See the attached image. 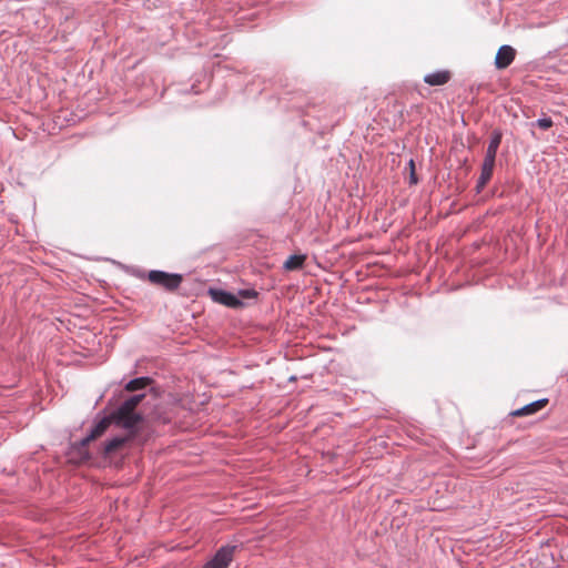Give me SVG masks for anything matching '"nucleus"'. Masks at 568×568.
<instances>
[{
    "instance_id": "20e7f679",
    "label": "nucleus",
    "mask_w": 568,
    "mask_h": 568,
    "mask_svg": "<svg viewBox=\"0 0 568 568\" xmlns=\"http://www.w3.org/2000/svg\"><path fill=\"white\" fill-rule=\"evenodd\" d=\"M112 424H115L113 413L98 420L90 433L81 440V445L87 446L90 442L101 437Z\"/></svg>"
},
{
    "instance_id": "39448f33",
    "label": "nucleus",
    "mask_w": 568,
    "mask_h": 568,
    "mask_svg": "<svg viewBox=\"0 0 568 568\" xmlns=\"http://www.w3.org/2000/svg\"><path fill=\"white\" fill-rule=\"evenodd\" d=\"M516 55V51L513 47L504 44L499 48L496 58L495 65L497 69L503 70L511 64Z\"/></svg>"
},
{
    "instance_id": "1a4fd4ad",
    "label": "nucleus",
    "mask_w": 568,
    "mask_h": 568,
    "mask_svg": "<svg viewBox=\"0 0 568 568\" xmlns=\"http://www.w3.org/2000/svg\"><path fill=\"white\" fill-rule=\"evenodd\" d=\"M548 403L547 399H538V400H535L530 404H527L525 405L524 407L517 409L514 412V415L515 416H527V415H531V414H535L536 412L540 410L541 408H544L546 406V404Z\"/></svg>"
},
{
    "instance_id": "4468645a",
    "label": "nucleus",
    "mask_w": 568,
    "mask_h": 568,
    "mask_svg": "<svg viewBox=\"0 0 568 568\" xmlns=\"http://www.w3.org/2000/svg\"><path fill=\"white\" fill-rule=\"evenodd\" d=\"M534 124L542 130H548L552 126V120L550 118H540Z\"/></svg>"
},
{
    "instance_id": "f8f14e48",
    "label": "nucleus",
    "mask_w": 568,
    "mask_h": 568,
    "mask_svg": "<svg viewBox=\"0 0 568 568\" xmlns=\"http://www.w3.org/2000/svg\"><path fill=\"white\" fill-rule=\"evenodd\" d=\"M305 262V255H291L284 262L283 267L286 271H296L303 267Z\"/></svg>"
},
{
    "instance_id": "423d86ee",
    "label": "nucleus",
    "mask_w": 568,
    "mask_h": 568,
    "mask_svg": "<svg viewBox=\"0 0 568 568\" xmlns=\"http://www.w3.org/2000/svg\"><path fill=\"white\" fill-rule=\"evenodd\" d=\"M210 294L214 302L229 307H240L243 303L234 294L223 290H210Z\"/></svg>"
},
{
    "instance_id": "2eb2a0df",
    "label": "nucleus",
    "mask_w": 568,
    "mask_h": 568,
    "mask_svg": "<svg viewBox=\"0 0 568 568\" xmlns=\"http://www.w3.org/2000/svg\"><path fill=\"white\" fill-rule=\"evenodd\" d=\"M240 295L245 298H253L256 297L257 293L254 290H243L240 291Z\"/></svg>"
},
{
    "instance_id": "6e6552de",
    "label": "nucleus",
    "mask_w": 568,
    "mask_h": 568,
    "mask_svg": "<svg viewBox=\"0 0 568 568\" xmlns=\"http://www.w3.org/2000/svg\"><path fill=\"white\" fill-rule=\"evenodd\" d=\"M133 430L134 429L129 430V434L125 436H114L113 438L108 440L103 447L104 455L108 456L116 452L120 447H122L124 443H126L132 437Z\"/></svg>"
},
{
    "instance_id": "f257e3e1",
    "label": "nucleus",
    "mask_w": 568,
    "mask_h": 568,
    "mask_svg": "<svg viewBox=\"0 0 568 568\" xmlns=\"http://www.w3.org/2000/svg\"><path fill=\"white\" fill-rule=\"evenodd\" d=\"M144 394L133 395L125 399L120 407L113 412L115 425L125 428L126 430L134 429L141 422V416L134 413L135 407L141 403Z\"/></svg>"
},
{
    "instance_id": "7ed1b4c3",
    "label": "nucleus",
    "mask_w": 568,
    "mask_h": 568,
    "mask_svg": "<svg viewBox=\"0 0 568 568\" xmlns=\"http://www.w3.org/2000/svg\"><path fill=\"white\" fill-rule=\"evenodd\" d=\"M235 549L236 546L221 547L214 557L203 566V568H227L233 559Z\"/></svg>"
},
{
    "instance_id": "f03ea898",
    "label": "nucleus",
    "mask_w": 568,
    "mask_h": 568,
    "mask_svg": "<svg viewBox=\"0 0 568 568\" xmlns=\"http://www.w3.org/2000/svg\"><path fill=\"white\" fill-rule=\"evenodd\" d=\"M148 280L152 284L161 286L168 291H175L181 285L183 277L181 274L153 270L148 273Z\"/></svg>"
},
{
    "instance_id": "9d476101",
    "label": "nucleus",
    "mask_w": 568,
    "mask_h": 568,
    "mask_svg": "<svg viewBox=\"0 0 568 568\" xmlns=\"http://www.w3.org/2000/svg\"><path fill=\"white\" fill-rule=\"evenodd\" d=\"M449 72L438 71L425 75L424 81L429 85H443L449 81Z\"/></svg>"
},
{
    "instance_id": "ddd939ff",
    "label": "nucleus",
    "mask_w": 568,
    "mask_h": 568,
    "mask_svg": "<svg viewBox=\"0 0 568 568\" xmlns=\"http://www.w3.org/2000/svg\"><path fill=\"white\" fill-rule=\"evenodd\" d=\"M150 383L151 379L149 377L134 378L126 384L125 389L129 392H134L146 387Z\"/></svg>"
},
{
    "instance_id": "0eeeda50",
    "label": "nucleus",
    "mask_w": 568,
    "mask_h": 568,
    "mask_svg": "<svg viewBox=\"0 0 568 568\" xmlns=\"http://www.w3.org/2000/svg\"><path fill=\"white\" fill-rule=\"evenodd\" d=\"M494 168L495 159L484 158V162L481 164V172L476 185L477 192H480L489 182V180L493 176Z\"/></svg>"
},
{
    "instance_id": "dca6fc26",
    "label": "nucleus",
    "mask_w": 568,
    "mask_h": 568,
    "mask_svg": "<svg viewBox=\"0 0 568 568\" xmlns=\"http://www.w3.org/2000/svg\"><path fill=\"white\" fill-rule=\"evenodd\" d=\"M409 166H410V170H412V172H410V183L412 184H416L417 183V178H416V174H415V171H414L415 170V165H414V161L413 160L409 161Z\"/></svg>"
},
{
    "instance_id": "9b49d317",
    "label": "nucleus",
    "mask_w": 568,
    "mask_h": 568,
    "mask_svg": "<svg viewBox=\"0 0 568 568\" xmlns=\"http://www.w3.org/2000/svg\"><path fill=\"white\" fill-rule=\"evenodd\" d=\"M501 142V133L499 131H494L491 138L489 140L485 158L495 159L498 151V148Z\"/></svg>"
}]
</instances>
